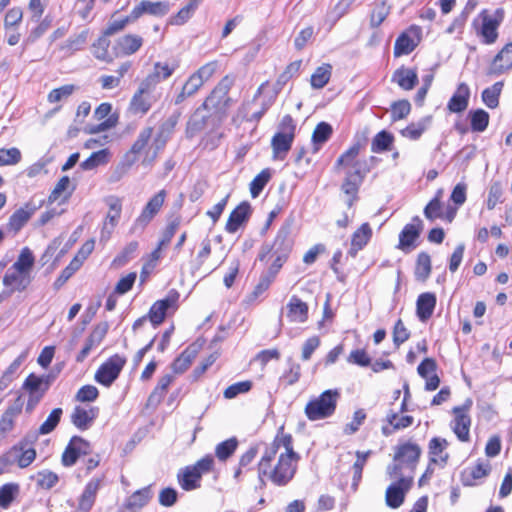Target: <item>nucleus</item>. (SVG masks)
<instances>
[{
	"label": "nucleus",
	"mask_w": 512,
	"mask_h": 512,
	"mask_svg": "<svg viewBox=\"0 0 512 512\" xmlns=\"http://www.w3.org/2000/svg\"><path fill=\"white\" fill-rule=\"evenodd\" d=\"M415 46L416 44L413 40L406 33H402L395 41L394 55L401 56L410 54Z\"/></svg>",
	"instance_id": "obj_53"
},
{
	"label": "nucleus",
	"mask_w": 512,
	"mask_h": 512,
	"mask_svg": "<svg viewBox=\"0 0 512 512\" xmlns=\"http://www.w3.org/2000/svg\"><path fill=\"white\" fill-rule=\"evenodd\" d=\"M222 121L223 120L218 119L215 114L207 112L203 106H200L188 120L186 127L187 137L192 138L199 132L210 128V134L205 138V146L215 148L222 136V134L217 131Z\"/></svg>",
	"instance_id": "obj_3"
},
{
	"label": "nucleus",
	"mask_w": 512,
	"mask_h": 512,
	"mask_svg": "<svg viewBox=\"0 0 512 512\" xmlns=\"http://www.w3.org/2000/svg\"><path fill=\"white\" fill-rule=\"evenodd\" d=\"M372 236V229L368 223H363L352 235L351 247L348 254L355 257L362 250Z\"/></svg>",
	"instance_id": "obj_28"
},
{
	"label": "nucleus",
	"mask_w": 512,
	"mask_h": 512,
	"mask_svg": "<svg viewBox=\"0 0 512 512\" xmlns=\"http://www.w3.org/2000/svg\"><path fill=\"white\" fill-rule=\"evenodd\" d=\"M512 68V42L506 44L494 57L488 74L500 75Z\"/></svg>",
	"instance_id": "obj_21"
},
{
	"label": "nucleus",
	"mask_w": 512,
	"mask_h": 512,
	"mask_svg": "<svg viewBox=\"0 0 512 512\" xmlns=\"http://www.w3.org/2000/svg\"><path fill=\"white\" fill-rule=\"evenodd\" d=\"M110 153L107 149H102L96 152H93L90 157H88L85 161L80 164V167L83 170H93L98 166L105 165L109 161Z\"/></svg>",
	"instance_id": "obj_41"
},
{
	"label": "nucleus",
	"mask_w": 512,
	"mask_h": 512,
	"mask_svg": "<svg viewBox=\"0 0 512 512\" xmlns=\"http://www.w3.org/2000/svg\"><path fill=\"white\" fill-rule=\"evenodd\" d=\"M251 205L244 201L240 203L229 215L225 229L228 233H235L251 215Z\"/></svg>",
	"instance_id": "obj_19"
},
{
	"label": "nucleus",
	"mask_w": 512,
	"mask_h": 512,
	"mask_svg": "<svg viewBox=\"0 0 512 512\" xmlns=\"http://www.w3.org/2000/svg\"><path fill=\"white\" fill-rule=\"evenodd\" d=\"M198 5L199 4L196 1L189 0V3L186 6L180 9L176 15L171 17L169 23L171 25H183L191 18Z\"/></svg>",
	"instance_id": "obj_52"
},
{
	"label": "nucleus",
	"mask_w": 512,
	"mask_h": 512,
	"mask_svg": "<svg viewBox=\"0 0 512 512\" xmlns=\"http://www.w3.org/2000/svg\"><path fill=\"white\" fill-rule=\"evenodd\" d=\"M22 155L18 148L0 149V166L15 165L21 161Z\"/></svg>",
	"instance_id": "obj_56"
},
{
	"label": "nucleus",
	"mask_w": 512,
	"mask_h": 512,
	"mask_svg": "<svg viewBox=\"0 0 512 512\" xmlns=\"http://www.w3.org/2000/svg\"><path fill=\"white\" fill-rule=\"evenodd\" d=\"M340 399L338 389H328L319 396L313 397L305 406L304 413L310 421H318L331 417Z\"/></svg>",
	"instance_id": "obj_5"
},
{
	"label": "nucleus",
	"mask_w": 512,
	"mask_h": 512,
	"mask_svg": "<svg viewBox=\"0 0 512 512\" xmlns=\"http://www.w3.org/2000/svg\"><path fill=\"white\" fill-rule=\"evenodd\" d=\"M411 111L408 100H399L391 105V116L394 121L405 118Z\"/></svg>",
	"instance_id": "obj_61"
},
{
	"label": "nucleus",
	"mask_w": 512,
	"mask_h": 512,
	"mask_svg": "<svg viewBox=\"0 0 512 512\" xmlns=\"http://www.w3.org/2000/svg\"><path fill=\"white\" fill-rule=\"evenodd\" d=\"M233 84V77L229 75L224 76L206 97L201 106H203L207 112L215 114L218 119L224 120L233 102L229 96V91Z\"/></svg>",
	"instance_id": "obj_4"
},
{
	"label": "nucleus",
	"mask_w": 512,
	"mask_h": 512,
	"mask_svg": "<svg viewBox=\"0 0 512 512\" xmlns=\"http://www.w3.org/2000/svg\"><path fill=\"white\" fill-rule=\"evenodd\" d=\"M386 420L388 424L394 427V429L401 430L411 426L414 422V418L412 416H401L399 417L396 412H390L386 416Z\"/></svg>",
	"instance_id": "obj_60"
},
{
	"label": "nucleus",
	"mask_w": 512,
	"mask_h": 512,
	"mask_svg": "<svg viewBox=\"0 0 512 512\" xmlns=\"http://www.w3.org/2000/svg\"><path fill=\"white\" fill-rule=\"evenodd\" d=\"M137 249H138V242L131 241L115 257L113 263L119 267L125 265L127 262H129L131 259L134 258Z\"/></svg>",
	"instance_id": "obj_55"
},
{
	"label": "nucleus",
	"mask_w": 512,
	"mask_h": 512,
	"mask_svg": "<svg viewBox=\"0 0 512 512\" xmlns=\"http://www.w3.org/2000/svg\"><path fill=\"white\" fill-rule=\"evenodd\" d=\"M422 230V220L418 216L413 217L412 222L406 224L399 234L398 248L401 250L411 248L414 245V242L420 236Z\"/></svg>",
	"instance_id": "obj_15"
},
{
	"label": "nucleus",
	"mask_w": 512,
	"mask_h": 512,
	"mask_svg": "<svg viewBox=\"0 0 512 512\" xmlns=\"http://www.w3.org/2000/svg\"><path fill=\"white\" fill-rule=\"evenodd\" d=\"M177 500L178 492L174 488L166 487L159 492L158 501L161 506H173L177 502Z\"/></svg>",
	"instance_id": "obj_64"
},
{
	"label": "nucleus",
	"mask_w": 512,
	"mask_h": 512,
	"mask_svg": "<svg viewBox=\"0 0 512 512\" xmlns=\"http://www.w3.org/2000/svg\"><path fill=\"white\" fill-rule=\"evenodd\" d=\"M30 282V275L12 268L3 277L4 286L10 288L11 292L25 290Z\"/></svg>",
	"instance_id": "obj_27"
},
{
	"label": "nucleus",
	"mask_w": 512,
	"mask_h": 512,
	"mask_svg": "<svg viewBox=\"0 0 512 512\" xmlns=\"http://www.w3.org/2000/svg\"><path fill=\"white\" fill-rule=\"evenodd\" d=\"M177 67V63L156 62L153 67V72L147 75L142 81L156 88L161 81L168 79Z\"/></svg>",
	"instance_id": "obj_22"
},
{
	"label": "nucleus",
	"mask_w": 512,
	"mask_h": 512,
	"mask_svg": "<svg viewBox=\"0 0 512 512\" xmlns=\"http://www.w3.org/2000/svg\"><path fill=\"white\" fill-rule=\"evenodd\" d=\"M503 10H496L494 15L487 13L482 14V27L480 35L483 38L485 44H493L498 38V27L503 20Z\"/></svg>",
	"instance_id": "obj_14"
},
{
	"label": "nucleus",
	"mask_w": 512,
	"mask_h": 512,
	"mask_svg": "<svg viewBox=\"0 0 512 512\" xmlns=\"http://www.w3.org/2000/svg\"><path fill=\"white\" fill-rule=\"evenodd\" d=\"M177 123V118L169 117L166 121H164L154 137L151 148L153 152L150 154L148 151L146 156L142 160V164L144 166H151L156 158L158 157L159 152L165 147L170 135L172 134Z\"/></svg>",
	"instance_id": "obj_9"
},
{
	"label": "nucleus",
	"mask_w": 512,
	"mask_h": 512,
	"mask_svg": "<svg viewBox=\"0 0 512 512\" xmlns=\"http://www.w3.org/2000/svg\"><path fill=\"white\" fill-rule=\"evenodd\" d=\"M331 76V66L325 64L318 67L311 76V86L315 89L323 88L329 81Z\"/></svg>",
	"instance_id": "obj_49"
},
{
	"label": "nucleus",
	"mask_w": 512,
	"mask_h": 512,
	"mask_svg": "<svg viewBox=\"0 0 512 512\" xmlns=\"http://www.w3.org/2000/svg\"><path fill=\"white\" fill-rule=\"evenodd\" d=\"M63 410L61 408H55L51 411L47 419L40 425L38 434L46 435L51 433L59 424Z\"/></svg>",
	"instance_id": "obj_50"
},
{
	"label": "nucleus",
	"mask_w": 512,
	"mask_h": 512,
	"mask_svg": "<svg viewBox=\"0 0 512 512\" xmlns=\"http://www.w3.org/2000/svg\"><path fill=\"white\" fill-rule=\"evenodd\" d=\"M177 300L178 293L174 292L173 295H169L164 299L158 300L151 306L147 317L154 327L160 325L164 321L167 310L174 307Z\"/></svg>",
	"instance_id": "obj_16"
},
{
	"label": "nucleus",
	"mask_w": 512,
	"mask_h": 512,
	"mask_svg": "<svg viewBox=\"0 0 512 512\" xmlns=\"http://www.w3.org/2000/svg\"><path fill=\"white\" fill-rule=\"evenodd\" d=\"M489 123V114L483 109L471 113V129L474 132H483Z\"/></svg>",
	"instance_id": "obj_54"
},
{
	"label": "nucleus",
	"mask_w": 512,
	"mask_h": 512,
	"mask_svg": "<svg viewBox=\"0 0 512 512\" xmlns=\"http://www.w3.org/2000/svg\"><path fill=\"white\" fill-rule=\"evenodd\" d=\"M299 455L293 449L290 434H278L258 463V478L265 485L264 478L277 486L287 485L294 477Z\"/></svg>",
	"instance_id": "obj_1"
},
{
	"label": "nucleus",
	"mask_w": 512,
	"mask_h": 512,
	"mask_svg": "<svg viewBox=\"0 0 512 512\" xmlns=\"http://www.w3.org/2000/svg\"><path fill=\"white\" fill-rule=\"evenodd\" d=\"M125 364V357L118 354L113 355L96 371L95 380L98 383L109 387L118 378Z\"/></svg>",
	"instance_id": "obj_10"
},
{
	"label": "nucleus",
	"mask_w": 512,
	"mask_h": 512,
	"mask_svg": "<svg viewBox=\"0 0 512 512\" xmlns=\"http://www.w3.org/2000/svg\"><path fill=\"white\" fill-rule=\"evenodd\" d=\"M288 318L292 322L303 323L308 318V306L297 296H292L288 305Z\"/></svg>",
	"instance_id": "obj_33"
},
{
	"label": "nucleus",
	"mask_w": 512,
	"mask_h": 512,
	"mask_svg": "<svg viewBox=\"0 0 512 512\" xmlns=\"http://www.w3.org/2000/svg\"><path fill=\"white\" fill-rule=\"evenodd\" d=\"M153 134V128L152 127H145L143 128L140 133L138 134L136 140L131 146L130 151L125 155L126 159H131L135 157L137 159V155L140 154H147L149 151L150 154L153 152V149L151 148V138ZM146 155H144L145 157Z\"/></svg>",
	"instance_id": "obj_20"
},
{
	"label": "nucleus",
	"mask_w": 512,
	"mask_h": 512,
	"mask_svg": "<svg viewBox=\"0 0 512 512\" xmlns=\"http://www.w3.org/2000/svg\"><path fill=\"white\" fill-rule=\"evenodd\" d=\"M393 136L389 132L383 130L375 135L371 143V151L374 153H380L388 151L393 143Z\"/></svg>",
	"instance_id": "obj_43"
},
{
	"label": "nucleus",
	"mask_w": 512,
	"mask_h": 512,
	"mask_svg": "<svg viewBox=\"0 0 512 512\" xmlns=\"http://www.w3.org/2000/svg\"><path fill=\"white\" fill-rule=\"evenodd\" d=\"M270 179L271 171L268 168L263 169L259 174H257L250 183L251 196L253 198L258 197Z\"/></svg>",
	"instance_id": "obj_47"
},
{
	"label": "nucleus",
	"mask_w": 512,
	"mask_h": 512,
	"mask_svg": "<svg viewBox=\"0 0 512 512\" xmlns=\"http://www.w3.org/2000/svg\"><path fill=\"white\" fill-rule=\"evenodd\" d=\"M102 485V478H92L85 485V488L78 499V510L80 512H89L96 500L97 493Z\"/></svg>",
	"instance_id": "obj_17"
},
{
	"label": "nucleus",
	"mask_w": 512,
	"mask_h": 512,
	"mask_svg": "<svg viewBox=\"0 0 512 512\" xmlns=\"http://www.w3.org/2000/svg\"><path fill=\"white\" fill-rule=\"evenodd\" d=\"M238 441L235 437L219 443L215 448V455L220 461L227 460L237 449Z\"/></svg>",
	"instance_id": "obj_51"
},
{
	"label": "nucleus",
	"mask_w": 512,
	"mask_h": 512,
	"mask_svg": "<svg viewBox=\"0 0 512 512\" xmlns=\"http://www.w3.org/2000/svg\"><path fill=\"white\" fill-rule=\"evenodd\" d=\"M392 81L403 90L409 91L417 85L418 75L414 69L401 67L393 73Z\"/></svg>",
	"instance_id": "obj_30"
},
{
	"label": "nucleus",
	"mask_w": 512,
	"mask_h": 512,
	"mask_svg": "<svg viewBox=\"0 0 512 512\" xmlns=\"http://www.w3.org/2000/svg\"><path fill=\"white\" fill-rule=\"evenodd\" d=\"M430 117L421 119L416 123H411L401 131L402 136L411 140H417L421 137L423 132L428 128L430 124Z\"/></svg>",
	"instance_id": "obj_44"
},
{
	"label": "nucleus",
	"mask_w": 512,
	"mask_h": 512,
	"mask_svg": "<svg viewBox=\"0 0 512 512\" xmlns=\"http://www.w3.org/2000/svg\"><path fill=\"white\" fill-rule=\"evenodd\" d=\"M167 12L168 6L163 2L141 1L132 9L130 19L137 20L145 13L154 16H164Z\"/></svg>",
	"instance_id": "obj_26"
},
{
	"label": "nucleus",
	"mask_w": 512,
	"mask_h": 512,
	"mask_svg": "<svg viewBox=\"0 0 512 512\" xmlns=\"http://www.w3.org/2000/svg\"><path fill=\"white\" fill-rule=\"evenodd\" d=\"M203 85L204 84L194 75V73L190 75L182 86L179 94L175 97V104H180L186 98L194 96Z\"/></svg>",
	"instance_id": "obj_39"
},
{
	"label": "nucleus",
	"mask_w": 512,
	"mask_h": 512,
	"mask_svg": "<svg viewBox=\"0 0 512 512\" xmlns=\"http://www.w3.org/2000/svg\"><path fill=\"white\" fill-rule=\"evenodd\" d=\"M503 88V82H496L482 92V100L489 108H496L499 104V96Z\"/></svg>",
	"instance_id": "obj_46"
},
{
	"label": "nucleus",
	"mask_w": 512,
	"mask_h": 512,
	"mask_svg": "<svg viewBox=\"0 0 512 512\" xmlns=\"http://www.w3.org/2000/svg\"><path fill=\"white\" fill-rule=\"evenodd\" d=\"M370 171V166L366 160H358L353 163L351 170L347 171V175L352 176L357 181H363L365 175Z\"/></svg>",
	"instance_id": "obj_63"
},
{
	"label": "nucleus",
	"mask_w": 512,
	"mask_h": 512,
	"mask_svg": "<svg viewBox=\"0 0 512 512\" xmlns=\"http://www.w3.org/2000/svg\"><path fill=\"white\" fill-rule=\"evenodd\" d=\"M53 381L54 376L50 374L37 376L34 373H31L25 379L23 389H25L29 394H35L43 397Z\"/></svg>",
	"instance_id": "obj_18"
},
{
	"label": "nucleus",
	"mask_w": 512,
	"mask_h": 512,
	"mask_svg": "<svg viewBox=\"0 0 512 512\" xmlns=\"http://www.w3.org/2000/svg\"><path fill=\"white\" fill-rule=\"evenodd\" d=\"M470 89L466 83H460L448 101L447 108L452 113H461L468 107Z\"/></svg>",
	"instance_id": "obj_24"
},
{
	"label": "nucleus",
	"mask_w": 512,
	"mask_h": 512,
	"mask_svg": "<svg viewBox=\"0 0 512 512\" xmlns=\"http://www.w3.org/2000/svg\"><path fill=\"white\" fill-rule=\"evenodd\" d=\"M436 306V296L433 293L426 292L422 293L418 296L416 303V312L418 318L425 322L427 321L433 314Z\"/></svg>",
	"instance_id": "obj_29"
},
{
	"label": "nucleus",
	"mask_w": 512,
	"mask_h": 512,
	"mask_svg": "<svg viewBox=\"0 0 512 512\" xmlns=\"http://www.w3.org/2000/svg\"><path fill=\"white\" fill-rule=\"evenodd\" d=\"M360 144H354L347 151H345L336 161V168L340 166L351 167L360 152Z\"/></svg>",
	"instance_id": "obj_57"
},
{
	"label": "nucleus",
	"mask_w": 512,
	"mask_h": 512,
	"mask_svg": "<svg viewBox=\"0 0 512 512\" xmlns=\"http://www.w3.org/2000/svg\"><path fill=\"white\" fill-rule=\"evenodd\" d=\"M36 439V435L26 436L17 445L0 457V469L8 465L17 464L20 468L28 467L36 458V451L30 445Z\"/></svg>",
	"instance_id": "obj_6"
},
{
	"label": "nucleus",
	"mask_w": 512,
	"mask_h": 512,
	"mask_svg": "<svg viewBox=\"0 0 512 512\" xmlns=\"http://www.w3.org/2000/svg\"><path fill=\"white\" fill-rule=\"evenodd\" d=\"M34 261L35 259L31 250L25 247L21 250L17 260L10 268L30 275V271L34 265Z\"/></svg>",
	"instance_id": "obj_42"
},
{
	"label": "nucleus",
	"mask_w": 512,
	"mask_h": 512,
	"mask_svg": "<svg viewBox=\"0 0 512 512\" xmlns=\"http://www.w3.org/2000/svg\"><path fill=\"white\" fill-rule=\"evenodd\" d=\"M166 198V191L160 190L155 194L145 205L141 214L137 217L134 222L133 230L144 229L155 215L160 211Z\"/></svg>",
	"instance_id": "obj_13"
},
{
	"label": "nucleus",
	"mask_w": 512,
	"mask_h": 512,
	"mask_svg": "<svg viewBox=\"0 0 512 512\" xmlns=\"http://www.w3.org/2000/svg\"><path fill=\"white\" fill-rule=\"evenodd\" d=\"M471 406L472 400L467 399L463 406H457L453 408L455 418L451 426L457 438L462 442H467L469 440L471 418L467 414V411L471 408Z\"/></svg>",
	"instance_id": "obj_12"
},
{
	"label": "nucleus",
	"mask_w": 512,
	"mask_h": 512,
	"mask_svg": "<svg viewBox=\"0 0 512 512\" xmlns=\"http://www.w3.org/2000/svg\"><path fill=\"white\" fill-rule=\"evenodd\" d=\"M201 476L194 468L186 466L177 474V480L181 488L185 491H191L200 487Z\"/></svg>",
	"instance_id": "obj_32"
},
{
	"label": "nucleus",
	"mask_w": 512,
	"mask_h": 512,
	"mask_svg": "<svg viewBox=\"0 0 512 512\" xmlns=\"http://www.w3.org/2000/svg\"><path fill=\"white\" fill-rule=\"evenodd\" d=\"M333 132L332 126L327 122H320L312 133L313 152L317 153L320 146L327 142Z\"/></svg>",
	"instance_id": "obj_36"
},
{
	"label": "nucleus",
	"mask_w": 512,
	"mask_h": 512,
	"mask_svg": "<svg viewBox=\"0 0 512 512\" xmlns=\"http://www.w3.org/2000/svg\"><path fill=\"white\" fill-rule=\"evenodd\" d=\"M448 446L446 439L434 437L429 442V460L430 464H438L444 466L449 458V454L445 451Z\"/></svg>",
	"instance_id": "obj_25"
},
{
	"label": "nucleus",
	"mask_w": 512,
	"mask_h": 512,
	"mask_svg": "<svg viewBox=\"0 0 512 512\" xmlns=\"http://www.w3.org/2000/svg\"><path fill=\"white\" fill-rule=\"evenodd\" d=\"M252 388V382L249 380L234 383L228 386L223 395L226 399H233L239 394L247 393Z\"/></svg>",
	"instance_id": "obj_59"
},
{
	"label": "nucleus",
	"mask_w": 512,
	"mask_h": 512,
	"mask_svg": "<svg viewBox=\"0 0 512 512\" xmlns=\"http://www.w3.org/2000/svg\"><path fill=\"white\" fill-rule=\"evenodd\" d=\"M98 413L99 408L97 407L86 409L81 406H76L72 412L71 421L78 429L86 430L92 425Z\"/></svg>",
	"instance_id": "obj_23"
},
{
	"label": "nucleus",
	"mask_w": 512,
	"mask_h": 512,
	"mask_svg": "<svg viewBox=\"0 0 512 512\" xmlns=\"http://www.w3.org/2000/svg\"><path fill=\"white\" fill-rule=\"evenodd\" d=\"M152 496L153 493L151 490V486H146L142 489L135 491L126 500L125 507L131 512H138L148 504Z\"/></svg>",
	"instance_id": "obj_31"
},
{
	"label": "nucleus",
	"mask_w": 512,
	"mask_h": 512,
	"mask_svg": "<svg viewBox=\"0 0 512 512\" xmlns=\"http://www.w3.org/2000/svg\"><path fill=\"white\" fill-rule=\"evenodd\" d=\"M197 349L195 346L187 347L172 363L171 368L174 373L181 374L185 372L196 357Z\"/></svg>",
	"instance_id": "obj_35"
},
{
	"label": "nucleus",
	"mask_w": 512,
	"mask_h": 512,
	"mask_svg": "<svg viewBox=\"0 0 512 512\" xmlns=\"http://www.w3.org/2000/svg\"><path fill=\"white\" fill-rule=\"evenodd\" d=\"M292 247L293 240L291 238V226L289 224H285L278 230L272 245H262L258 259L263 262L269 254L288 257Z\"/></svg>",
	"instance_id": "obj_8"
},
{
	"label": "nucleus",
	"mask_w": 512,
	"mask_h": 512,
	"mask_svg": "<svg viewBox=\"0 0 512 512\" xmlns=\"http://www.w3.org/2000/svg\"><path fill=\"white\" fill-rule=\"evenodd\" d=\"M159 98L160 95L156 93V88L141 81L137 90L131 97L127 112L133 116L143 117Z\"/></svg>",
	"instance_id": "obj_7"
},
{
	"label": "nucleus",
	"mask_w": 512,
	"mask_h": 512,
	"mask_svg": "<svg viewBox=\"0 0 512 512\" xmlns=\"http://www.w3.org/2000/svg\"><path fill=\"white\" fill-rule=\"evenodd\" d=\"M20 493V486L17 483H6L0 487V507L8 508Z\"/></svg>",
	"instance_id": "obj_40"
},
{
	"label": "nucleus",
	"mask_w": 512,
	"mask_h": 512,
	"mask_svg": "<svg viewBox=\"0 0 512 512\" xmlns=\"http://www.w3.org/2000/svg\"><path fill=\"white\" fill-rule=\"evenodd\" d=\"M431 273V259L430 256L421 252L417 257L415 277L417 280L425 281Z\"/></svg>",
	"instance_id": "obj_45"
},
{
	"label": "nucleus",
	"mask_w": 512,
	"mask_h": 512,
	"mask_svg": "<svg viewBox=\"0 0 512 512\" xmlns=\"http://www.w3.org/2000/svg\"><path fill=\"white\" fill-rule=\"evenodd\" d=\"M294 137L276 133L271 140L273 159L283 160L291 149Z\"/></svg>",
	"instance_id": "obj_34"
},
{
	"label": "nucleus",
	"mask_w": 512,
	"mask_h": 512,
	"mask_svg": "<svg viewBox=\"0 0 512 512\" xmlns=\"http://www.w3.org/2000/svg\"><path fill=\"white\" fill-rule=\"evenodd\" d=\"M393 479L396 481L386 490V503L391 508H398L404 502L405 494L413 484V475H399Z\"/></svg>",
	"instance_id": "obj_11"
},
{
	"label": "nucleus",
	"mask_w": 512,
	"mask_h": 512,
	"mask_svg": "<svg viewBox=\"0 0 512 512\" xmlns=\"http://www.w3.org/2000/svg\"><path fill=\"white\" fill-rule=\"evenodd\" d=\"M76 89V86L73 85V84H67V85H63L59 88H55L53 89L49 94H48V101L50 103H56V102H60L62 101L63 99H66L68 98L70 95H72V93L75 91Z\"/></svg>",
	"instance_id": "obj_58"
},
{
	"label": "nucleus",
	"mask_w": 512,
	"mask_h": 512,
	"mask_svg": "<svg viewBox=\"0 0 512 512\" xmlns=\"http://www.w3.org/2000/svg\"><path fill=\"white\" fill-rule=\"evenodd\" d=\"M143 44V39L138 35L128 34L120 37L117 41V46L120 52L124 55L134 54L140 49Z\"/></svg>",
	"instance_id": "obj_37"
},
{
	"label": "nucleus",
	"mask_w": 512,
	"mask_h": 512,
	"mask_svg": "<svg viewBox=\"0 0 512 512\" xmlns=\"http://www.w3.org/2000/svg\"><path fill=\"white\" fill-rule=\"evenodd\" d=\"M110 46V40L106 35L97 39V41L92 46V53L95 58L110 63L112 61L111 56L109 55L108 48Z\"/></svg>",
	"instance_id": "obj_48"
},
{
	"label": "nucleus",
	"mask_w": 512,
	"mask_h": 512,
	"mask_svg": "<svg viewBox=\"0 0 512 512\" xmlns=\"http://www.w3.org/2000/svg\"><path fill=\"white\" fill-rule=\"evenodd\" d=\"M218 69V62L211 61L201 66L194 75L201 80L203 84L209 81Z\"/></svg>",
	"instance_id": "obj_62"
},
{
	"label": "nucleus",
	"mask_w": 512,
	"mask_h": 512,
	"mask_svg": "<svg viewBox=\"0 0 512 512\" xmlns=\"http://www.w3.org/2000/svg\"><path fill=\"white\" fill-rule=\"evenodd\" d=\"M393 463L387 466L386 473L389 478L399 475H413L418 464L422 450L413 442H405L394 448Z\"/></svg>",
	"instance_id": "obj_2"
},
{
	"label": "nucleus",
	"mask_w": 512,
	"mask_h": 512,
	"mask_svg": "<svg viewBox=\"0 0 512 512\" xmlns=\"http://www.w3.org/2000/svg\"><path fill=\"white\" fill-rule=\"evenodd\" d=\"M35 208L26 205L24 208H19L10 217L8 226L11 230L19 231L25 223L30 219L34 213Z\"/></svg>",
	"instance_id": "obj_38"
}]
</instances>
